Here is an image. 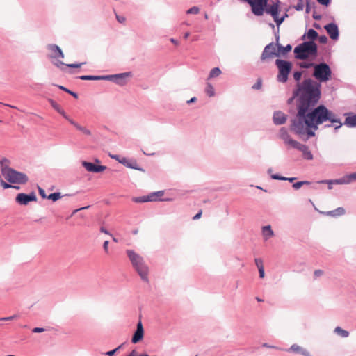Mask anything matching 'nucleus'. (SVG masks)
Listing matches in <instances>:
<instances>
[{"mask_svg":"<svg viewBox=\"0 0 356 356\" xmlns=\"http://www.w3.org/2000/svg\"><path fill=\"white\" fill-rule=\"evenodd\" d=\"M243 2H247L252 8V12L256 16H261L264 10L272 17H275L279 14V1L268 6V0H240Z\"/></svg>","mask_w":356,"mask_h":356,"instance_id":"f03ea898","label":"nucleus"},{"mask_svg":"<svg viewBox=\"0 0 356 356\" xmlns=\"http://www.w3.org/2000/svg\"><path fill=\"white\" fill-rule=\"evenodd\" d=\"M38 191H39V194H40V195L42 198H44V199H47V197H48V196H47L46 193H45V191H44V189H42V188H38Z\"/></svg>","mask_w":356,"mask_h":356,"instance_id":"3c124183","label":"nucleus"},{"mask_svg":"<svg viewBox=\"0 0 356 356\" xmlns=\"http://www.w3.org/2000/svg\"><path fill=\"white\" fill-rule=\"evenodd\" d=\"M305 36H307V38L308 39H310V40H312V41H313L314 40H315L316 38H317V37H318V33H317L315 30H314V29H310L307 31V34H305V35H303V37H302V38H303V39L305 38Z\"/></svg>","mask_w":356,"mask_h":356,"instance_id":"cd10ccee","label":"nucleus"},{"mask_svg":"<svg viewBox=\"0 0 356 356\" xmlns=\"http://www.w3.org/2000/svg\"><path fill=\"white\" fill-rule=\"evenodd\" d=\"M309 184H310V182L307 181H298V182L294 183L293 184V188L296 190H298V189L300 188L302 186L309 185Z\"/></svg>","mask_w":356,"mask_h":356,"instance_id":"72a5a7b5","label":"nucleus"},{"mask_svg":"<svg viewBox=\"0 0 356 356\" xmlns=\"http://www.w3.org/2000/svg\"><path fill=\"white\" fill-rule=\"evenodd\" d=\"M58 88H59L60 90H63V91H65L66 92H67V93L70 94V95H72L74 97H75V98H77V97H78V95H77L76 92H72V91H71V90H68L67 88H65L64 86H58Z\"/></svg>","mask_w":356,"mask_h":356,"instance_id":"ea45409f","label":"nucleus"},{"mask_svg":"<svg viewBox=\"0 0 356 356\" xmlns=\"http://www.w3.org/2000/svg\"><path fill=\"white\" fill-rule=\"evenodd\" d=\"M127 168H129L131 169H134L140 171H143V169L138 167V165L136 160L134 159H129L127 165H125Z\"/></svg>","mask_w":356,"mask_h":356,"instance_id":"a878e982","label":"nucleus"},{"mask_svg":"<svg viewBox=\"0 0 356 356\" xmlns=\"http://www.w3.org/2000/svg\"><path fill=\"white\" fill-rule=\"evenodd\" d=\"M88 207H89V206H86V207H81V208H80V209H76V210L74 211V213H76V212H77V211H79V210L86 209H88Z\"/></svg>","mask_w":356,"mask_h":356,"instance_id":"69168bd1","label":"nucleus"},{"mask_svg":"<svg viewBox=\"0 0 356 356\" xmlns=\"http://www.w3.org/2000/svg\"><path fill=\"white\" fill-rule=\"evenodd\" d=\"M127 257L134 268L141 280L149 283V267L145 264L143 257L132 250L126 251Z\"/></svg>","mask_w":356,"mask_h":356,"instance_id":"7ed1b4c3","label":"nucleus"},{"mask_svg":"<svg viewBox=\"0 0 356 356\" xmlns=\"http://www.w3.org/2000/svg\"><path fill=\"white\" fill-rule=\"evenodd\" d=\"M111 158L118 161L119 162V160L120 159L121 156L117 154L111 155L110 154Z\"/></svg>","mask_w":356,"mask_h":356,"instance_id":"e2e57ef3","label":"nucleus"},{"mask_svg":"<svg viewBox=\"0 0 356 356\" xmlns=\"http://www.w3.org/2000/svg\"><path fill=\"white\" fill-rule=\"evenodd\" d=\"M44 331H45V329L42 327H35L32 330V332L34 333H40L43 332Z\"/></svg>","mask_w":356,"mask_h":356,"instance_id":"864d4df0","label":"nucleus"},{"mask_svg":"<svg viewBox=\"0 0 356 356\" xmlns=\"http://www.w3.org/2000/svg\"><path fill=\"white\" fill-rule=\"evenodd\" d=\"M276 45L277 47V51L279 53V56L280 54L284 55V54H287L288 52L291 51L292 49V46L291 44H287L286 47H283L280 44L277 43Z\"/></svg>","mask_w":356,"mask_h":356,"instance_id":"b1692460","label":"nucleus"},{"mask_svg":"<svg viewBox=\"0 0 356 356\" xmlns=\"http://www.w3.org/2000/svg\"><path fill=\"white\" fill-rule=\"evenodd\" d=\"M163 191H159L156 192L151 193L150 194L147 195L148 200L149 202L160 200L161 197L163 195Z\"/></svg>","mask_w":356,"mask_h":356,"instance_id":"4be33fe9","label":"nucleus"},{"mask_svg":"<svg viewBox=\"0 0 356 356\" xmlns=\"http://www.w3.org/2000/svg\"><path fill=\"white\" fill-rule=\"evenodd\" d=\"M52 106L60 113L63 115V117L65 119H68V115L66 114V113L59 107V106L53 100L51 101Z\"/></svg>","mask_w":356,"mask_h":356,"instance_id":"7c9ffc66","label":"nucleus"},{"mask_svg":"<svg viewBox=\"0 0 356 356\" xmlns=\"http://www.w3.org/2000/svg\"><path fill=\"white\" fill-rule=\"evenodd\" d=\"M18 317H19V316L17 314H14L13 316H8V317L0 318V321H11V320L17 319Z\"/></svg>","mask_w":356,"mask_h":356,"instance_id":"37998d69","label":"nucleus"},{"mask_svg":"<svg viewBox=\"0 0 356 356\" xmlns=\"http://www.w3.org/2000/svg\"><path fill=\"white\" fill-rule=\"evenodd\" d=\"M205 92L210 97H213L215 95L214 88L210 83H207Z\"/></svg>","mask_w":356,"mask_h":356,"instance_id":"c85d7f7f","label":"nucleus"},{"mask_svg":"<svg viewBox=\"0 0 356 356\" xmlns=\"http://www.w3.org/2000/svg\"><path fill=\"white\" fill-rule=\"evenodd\" d=\"M261 87V82L260 81H259L258 82H257L253 86H252V88L253 89H259Z\"/></svg>","mask_w":356,"mask_h":356,"instance_id":"bf43d9fd","label":"nucleus"},{"mask_svg":"<svg viewBox=\"0 0 356 356\" xmlns=\"http://www.w3.org/2000/svg\"><path fill=\"white\" fill-rule=\"evenodd\" d=\"M36 200L37 197L34 192L30 194L19 193L15 197V201L20 205H27L30 202Z\"/></svg>","mask_w":356,"mask_h":356,"instance_id":"9d476101","label":"nucleus"},{"mask_svg":"<svg viewBox=\"0 0 356 356\" xmlns=\"http://www.w3.org/2000/svg\"><path fill=\"white\" fill-rule=\"evenodd\" d=\"M2 175L11 184H24L28 181V177L26 174L18 172L11 168L3 169Z\"/></svg>","mask_w":356,"mask_h":356,"instance_id":"39448f33","label":"nucleus"},{"mask_svg":"<svg viewBox=\"0 0 356 356\" xmlns=\"http://www.w3.org/2000/svg\"><path fill=\"white\" fill-rule=\"evenodd\" d=\"M287 120V115L280 111H275L273 115V120L275 124H284Z\"/></svg>","mask_w":356,"mask_h":356,"instance_id":"f3484780","label":"nucleus"},{"mask_svg":"<svg viewBox=\"0 0 356 356\" xmlns=\"http://www.w3.org/2000/svg\"><path fill=\"white\" fill-rule=\"evenodd\" d=\"M326 213L327 216L332 217L340 216L345 213V209L343 207H338L334 210L327 211Z\"/></svg>","mask_w":356,"mask_h":356,"instance_id":"393cba45","label":"nucleus"},{"mask_svg":"<svg viewBox=\"0 0 356 356\" xmlns=\"http://www.w3.org/2000/svg\"><path fill=\"white\" fill-rule=\"evenodd\" d=\"M131 72H124L116 74L105 75V81H113L119 86H124L127 82V78L131 76Z\"/></svg>","mask_w":356,"mask_h":356,"instance_id":"6e6552de","label":"nucleus"},{"mask_svg":"<svg viewBox=\"0 0 356 356\" xmlns=\"http://www.w3.org/2000/svg\"><path fill=\"white\" fill-rule=\"evenodd\" d=\"M319 3L324 6H328L330 3L331 0H317Z\"/></svg>","mask_w":356,"mask_h":356,"instance_id":"4d7b16f0","label":"nucleus"},{"mask_svg":"<svg viewBox=\"0 0 356 356\" xmlns=\"http://www.w3.org/2000/svg\"><path fill=\"white\" fill-rule=\"evenodd\" d=\"M202 211H199L196 215L194 216L193 220H197L201 217Z\"/></svg>","mask_w":356,"mask_h":356,"instance_id":"0e129e2a","label":"nucleus"},{"mask_svg":"<svg viewBox=\"0 0 356 356\" xmlns=\"http://www.w3.org/2000/svg\"><path fill=\"white\" fill-rule=\"evenodd\" d=\"M344 124L349 127H356V113L346 118Z\"/></svg>","mask_w":356,"mask_h":356,"instance_id":"412c9836","label":"nucleus"},{"mask_svg":"<svg viewBox=\"0 0 356 356\" xmlns=\"http://www.w3.org/2000/svg\"><path fill=\"white\" fill-rule=\"evenodd\" d=\"M10 161L6 158L3 159L0 161V165H1V174H3V169L5 168H10L9 167Z\"/></svg>","mask_w":356,"mask_h":356,"instance_id":"f704fd0d","label":"nucleus"},{"mask_svg":"<svg viewBox=\"0 0 356 356\" xmlns=\"http://www.w3.org/2000/svg\"><path fill=\"white\" fill-rule=\"evenodd\" d=\"M53 64L59 68H60L61 66H64V65L67 66V67H70V68H79V67H81L83 65H84L85 63L65 64L63 61L56 60V61H54Z\"/></svg>","mask_w":356,"mask_h":356,"instance_id":"6ab92c4d","label":"nucleus"},{"mask_svg":"<svg viewBox=\"0 0 356 356\" xmlns=\"http://www.w3.org/2000/svg\"><path fill=\"white\" fill-rule=\"evenodd\" d=\"M76 129L86 136L91 135V132L89 129H88L86 127L81 126L80 124H79Z\"/></svg>","mask_w":356,"mask_h":356,"instance_id":"4c0bfd02","label":"nucleus"},{"mask_svg":"<svg viewBox=\"0 0 356 356\" xmlns=\"http://www.w3.org/2000/svg\"><path fill=\"white\" fill-rule=\"evenodd\" d=\"M323 274V271L321 270H316L314 273V278H318Z\"/></svg>","mask_w":356,"mask_h":356,"instance_id":"8fccbe9b","label":"nucleus"},{"mask_svg":"<svg viewBox=\"0 0 356 356\" xmlns=\"http://www.w3.org/2000/svg\"><path fill=\"white\" fill-rule=\"evenodd\" d=\"M81 80L83 81H99V80H104L105 75L102 76H94V75H82L79 76Z\"/></svg>","mask_w":356,"mask_h":356,"instance_id":"5701e85b","label":"nucleus"},{"mask_svg":"<svg viewBox=\"0 0 356 356\" xmlns=\"http://www.w3.org/2000/svg\"><path fill=\"white\" fill-rule=\"evenodd\" d=\"M144 336V330L141 321H139L137 324L136 330L134 333L131 339L133 343H136L143 339Z\"/></svg>","mask_w":356,"mask_h":356,"instance_id":"dca6fc26","label":"nucleus"},{"mask_svg":"<svg viewBox=\"0 0 356 356\" xmlns=\"http://www.w3.org/2000/svg\"><path fill=\"white\" fill-rule=\"evenodd\" d=\"M280 137L284 141V144L293 148L295 143L298 141L292 139L289 136L288 131L286 128L282 127L280 131Z\"/></svg>","mask_w":356,"mask_h":356,"instance_id":"9b49d317","label":"nucleus"},{"mask_svg":"<svg viewBox=\"0 0 356 356\" xmlns=\"http://www.w3.org/2000/svg\"><path fill=\"white\" fill-rule=\"evenodd\" d=\"M275 65H277L279 70V73L277 76V81L280 83H286L288 80V76L292 68L291 62L277 59L275 60Z\"/></svg>","mask_w":356,"mask_h":356,"instance_id":"423d86ee","label":"nucleus"},{"mask_svg":"<svg viewBox=\"0 0 356 356\" xmlns=\"http://www.w3.org/2000/svg\"><path fill=\"white\" fill-rule=\"evenodd\" d=\"M82 165L86 169L87 171L96 173L103 172L106 168V167L104 165H97L88 161H83Z\"/></svg>","mask_w":356,"mask_h":356,"instance_id":"2eb2a0df","label":"nucleus"},{"mask_svg":"<svg viewBox=\"0 0 356 356\" xmlns=\"http://www.w3.org/2000/svg\"><path fill=\"white\" fill-rule=\"evenodd\" d=\"M334 332L343 338H346L349 336V332L348 331L343 330L339 326L334 328Z\"/></svg>","mask_w":356,"mask_h":356,"instance_id":"bb28decb","label":"nucleus"},{"mask_svg":"<svg viewBox=\"0 0 356 356\" xmlns=\"http://www.w3.org/2000/svg\"><path fill=\"white\" fill-rule=\"evenodd\" d=\"M47 49L51 52L49 58H63L64 54L61 49L56 44H48L47 47Z\"/></svg>","mask_w":356,"mask_h":356,"instance_id":"ddd939ff","label":"nucleus"},{"mask_svg":"<svg viewBox=\"0 0 356 356\" xmlns=\"http://www.w3.org/2000/svg\"><path fill=\"white\" fill-rule=\"evenodd\" d=\"M128 160L129 159H127L126 157H121L120 159L119 160V163L123 164L125 166L128 162Z\"/></svg>","mask_w":356,"mask_h":356,"instance_id":"6e6d98bb","label":"nucleus"},{"mask_svg":"<svg viewBox=\"0 0 356 356\" xmlns=\"http://www.w3.org/2000/svg\"><path fill=\"white\" fill-rule=\"evenodd\" d=\"M189 35H190L189 32H186V33H185V34L184 35V38L187 39L189 37Z\"/></svg>","mask_w":356,"mask_h":356,"instance_id":"774afa93","label":"nucleus"},{"mask_svg":"<svg viewBox=\"0 0 356 356\" xmlns=\"http://www.w3.org/2000/svg\"><path fill=\"white\" fill-rule=\"evenodd\" d=\"M134 201L135 202H149L147 195L135 197V198H134Z\"/></svg>","mask_w":356,"mask_h":356,"instance_id":"58836bf2","label":"nucleus"},{"mask_svg":"<svg viewBox=\"0 0 356 356\" xmlns=\"http://www.w3.org/2000/svg\"><path fill=\"white\" fill-rule=\"evenodd\" d=\"M287 14H285L284 16L282 17H279L278 15L275 17H273L275 22L276 23L277 26H280L284 20L285 17H287Z\"/></svg>","mask_w":356,"mask_h":356,"instance_id":"e433bc0d","label":"nucleus"},{"mask_svg":"<svg viewBox=\"0 0 356 356\" xmlns=\"http://www.w3.org/2000/svg\"><path fill=\"white\" fill-rule=\"evenodd\" d=\"M262 236L265 241H268L270 238L274 236V232L270 225H265L262 227Z\"/></svg>","mask_w":356,"mask_h":356,"instance_id":"a211bd4d","label":"nucleus"},{"mask_svg":"<svg viewBox=\"0 0 356 356\" xmlns=\"http://www.w3.org/2000/svg\"><path fill=\"white\" fill-rule=\"evenodd\" d=\"M316 64H314L313 63H309V62H302V63H300V67H302V68H309L311 67H314V65Z\"/></svg>","mask_w":356,"mask_h":356,"instance_id":"a19ab883","label":"nucleus"},{"mask_svg":"<svg viewBox=\"0 0 356 356\" xmlns=\"http://www.w3.org/2000/svg\"><path fill=\"white\" fill-rule=\"evenodd\" d=\"M67 120L69 121V122L72 124L73 126H74L76 128H77V127L79 126V124L77 122H76L74 120H73L72 119L68 117V119H66Z\"/></svg>","mask_w":356,"mask_h":356,"instance_id":"13d9d810","label":"nucleus"},{"mask_svg":"<svg viewBox=\"0 0 356 356\" xmlns=\"http://www.w3.org/2000/svg\"><path fill=\"white\" fill-rule=\"evenodd\" d=\"M115 17L117 21L120 24H123L126 21V18L124 16L118 15L116 14Z\"/></svg>","mask_w":356,"mask_h":356,"instance_id":"09e8293b","label":"nucleus"},{"mask_svg":"<svg viewBox=\"0 0 356 356\" xmlns=\"http://www.w3.org/2000/svg\"><path fill=\"white\" fill-rule=\"evenodd\" d=\"M318 41L321 44H325L327 42V38L326 35H320L318 37Z\"/></svg>","mask_w":356,"mask_h":356,"instance_id":"de8ad7c7","label":"nucleus"},{"mask_svg":"<svg viewBox=\"0 0 356 356\" xmlns=\"http://www.w3.org/2000/svg\"><path fill=\"white\" fill-rule=\"evenodd\" d=\"M258 270H259V277L261 278H264V275H265L264 268H261L260 269H258Z\"/></svg>","mask_w":356,"mask_h":356,"instance_id":"052dcab7","label":"nucleus"},{"mask_svg":"<svg viewBox=\"0 0 356 356\" xmlns=\"http://www.w3.org/2000/svg\"><path fill=\"white\" fill-rule=\"evenodd\" d=\"M271 178L273 179H275V180H284V181L287 180L290 182H293L295 179H296V177H285L280 176L279 175H271Z\"/></svg>","mask_w":356,"mask_h":356,"instance_id":"2f4dec72","label":"nucleus"},{"mask_svg":"<svg viewBox=\"0 0 356 356\" xmlns=\"http://www.w3.org/2000/svg\"><path fill=\"white\" fill-rule=\"evenodd\" d=\"M356 180V172H353L349 175H346L339 179H330V180H321L318 181L319 184H348L353 181Z\"/></svg>","mask_w":356,"mask_h":356,"instance_id":"0eeeda50","label":"nucleus"},{"mask_svg":"<svg viewBox=\"0 0 356 356\" xmlns=\"http://www.w3.org/2000/svg\"><path fill=\"white\" fill-rule=\"evenodd\" d=\"M294 54L296 59L305 60L317 54V45L314 41L304 42L295 47Z\"/></svg>","mask_w":356,"mask_h":356,"instance_id":"20e7f679","label":"nucleus"},{"mask_svg":"<svg viewBox=\"0 0 356 356\" xmlns=\"http://www.w3.org/2000/svg\"><path fill=\"white\" fill-rule=\"evenodd\" d=\"M61 197V194L59 192L53 193H51L49 195H48L47 199L51 200L54 202L57 201Z\"/></svg>","mask_w":356,"mask_h":356,"instance_id":"473e14b6","label":"nucleus"},{"mask_svg":"<svg viewBox=\"0 0 356 356\" xmlns=\"http://www.w3.org/2000/svg\"><path fill=\"white\" fill-rule=\"evenodd\" d=\"M296 10H302L304 8L303 0H299L298 3L294 6Z\"/></svg>","mask_w":356,"mask_h":356,"instance_id":"c03bdc74","label":"nucleus"},{"mask_svg":"<svg viewBox=\"0 0 356 356\" xmlns=\"http://www.w3.org/2000/svg\"><path fill=\"white\" fill-rule=\"evenodd\" d=\"M294 149H298L302 153V156L304 159L307 160H312L313 154L311 151L309 149L308 146L305 144H302L299 142L295 143Z\"/></svg>","mask_w":356,"mask_h":356,"instance_id":"f8f14e48","label":"nucleus"},{"mask_svg":"<svg viewBox=\"0 0 356 356\" xmlns=\"http://www.w3.org/2000/svg\"><path fill=\"white\" fill-rule=\"evenodd\" d=\"M200 12V9L197 6H193L186 11L187 14H197Z\"/></svg>","mask_w":356,"mask_h":356,"instance_id":"79ce46f5","label":"nucleus"},{"mask_svg":"<svg viewBox=\"0 0 356 356\" xmlns=\"http://www.w3.org/2000/svg\"><path fill=\"white\" fill-rule=\"evenodd\" d=\"M288 350H291L296 353H300L304 356H310L309 353L307 350L302 348L297 344L292 345Z\"/></svg>","mask_w":356,"mask_h":356,"instance_id":"aec40b11","label":"nucleus"},{"mask_svg":"<svg viewBox=\"0 0 356 356\" xmlns=\"http://www.w3.org/2000/svg\"><path fill=\"white\" fill-rule=\"evenodd\" d=\"M120 348V346L116 348L115 349H113L112 350L108 351L106 353V355L108 356H113L114 354L116 353V351Z\"/></svg>","mask_w":356,"mask_h":356,"instance_id":"603ef678","label":"nucleus"},{"mask_svg":"<svg viewBox=\"0 0 356 356\" xmlns=\"http://www.w3.org/2000/svg\"><path fill=\"white\" fill-rule=\"evenodd\" d=\"M276 44L271 42L264 47V49L261 56V60L262 61L275 56H279L278 51H276Z\"/></svg>","mask_w":356,"mask_h":356,"instance_id":"1a4fd4ad","label":"nucleus"},{"mask_svg":"<svg viewBox=\"0 0 356 356\" xmlns=\"http://www.w3.org/2000/svg\"><path fill=\"white\" fill-rule=\"evenodd\" d=\"M100 232H102V233H104V234H108V235L112 236V234H111L109 233V232H108L107 229H106L104 227H102L100 228Z\"/></svg>","mask_w":356,"mask_h":356,"instance_id":"680f3d73","label":"nucleus"},{"mask_svg":"<svg viewBox=\"0 0 356 356\" xmlns=\"http://www.w3.org/2000/svg\"><path fill=\"white\" fill-rule=\"evenodd\" d=\"M254 261H255V264H256L257 267L258 268V269H260L261 268H264L263 261L261 259L256 258L254 259Z\"/></svg>","mask_w":356,"mask_h":356,"instance_id":"a18cd8bd","label":"nucleus"},{"mask_svg":"<svg viewBox=\"0 0 356 356\" xmlns=\"http://www.w3.org/2000/svg\"><path fill=\"white\" fill-rule=\"evenodd\" d=\"M302 76V72L297 71L293 73V78L296 81H299Z\"/></svg>","mask_w":356,"mask_h":356,"instance_id":"49530a36","label":"nucleus"},{"mask_svg":"<svg viewBox=\"0 0 356 356\" xmlns=\"http://www.w3.org/2000/svg\"><path fill=\"white\" fill-rule=\"evenodd\" d=\"M222 72L219 67L213 68L210 72L208 79H213L221 74Z\"/></svg>","mask_w":356,"mask_h":356,"instance_id":"c756f323","label":"nucleus"},{"mask_svg":"<svg viewBox=\"0 0 356 356\" xmlns=\"http://www.w3.org/2000/svg\"><path fill=\"white\" fill-rule=\"evenodd\" d=\"M170 42L172 43L175 44H178V42L175 39H174V38H171L170 39Z\"/></svg>","mask_w":356,"mask_h":356,"instance_id":"338daca9","label":"nucleus"},{"mask_svg":"<svg viewBox=\"0 0 356 356\" xmlns=\"http://www.w3.org/2000/svg\"><path fill=\"white\" fill-rule=\"evenodd\" d=\"M0 182H1V186L3 188H16V189H19V186H12L6 182H5L2 179H1V177L0 176Z\"/></svg>","mask_w":356,"mask_h":356,"instance_id":"c9c22d12","label":"nucleus"},{"mask_svg":"<svg viewBox=\"0 0 356 356\" xmlns=\"http://www.w3.org/2000/svg\"><path fill=\"white\" fill-rule=\"evenodd\" d=\"M331 75L332 72L327 64H316L313 76L319 82L309 78L306 79L298 83L293 91V97L288 102L291 103L295 99L297 113L290 120V129L300 137L306 136L308 139L314 136L318 125L327 121L337 123L335 129L341 127V122L333 112L324 105L316 106L321 96V82L327 81Z\"/></svg>","mask_w":356,"mask_h":356,"instance_id":"f257e3e1","label":"nucleus"},{"mask_svg":"<svg viewBox=\"0 0 356 356\" xmlns=\"http://www.w3.org/2000/svg\"><path fill=\"white\" fill-rule=\"evenodd\" d=\"M108 243L109 242L108 241H105L103 243V248L104 250L108 253Z\"/></svg>","mask_w":356,"mask_h":356,"instance_id":"5fc2aeb1","label":"nucleus"},{"mask_svg":"<svg viewBox=\"0 0 356 356\" xmlns=\"http://www.w3.org/2000/svg\"><path fill=\"white\" fill-rule=\"evenodd\" d=\"M325 29L329 34L331 39L336 40L339 38V29L336 24L330 23L325 26Z\"/></svg>","mask_w":356,"mask_h":356,"instance_id":"4468645a","label":"nucleus"}]
</instances>
